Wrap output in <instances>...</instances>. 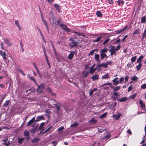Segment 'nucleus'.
Returning a JSON list of instances; mask_svg holds the SVG:
<instances>
[{
    "instance_id": "obj_1",
    "label": "nucleus",
    "mask_w": 146,
    "mask_h": 146,
    "mask_svg": "<svg viewBox=\"0 0 146 146\" xmlns=\"http://www.w3.org/2000/svg\"><path fill=\"white\" fill-rule=\"evenodd\" d=\"M69 40L71 41V42L69 44V46L71 48L77 46L79 43L78 40H75L74 38H70Z\"/></svg>"
},
{
    "instance_id": "obj_2",
    "label": "nucleus",
    "mask_w": 146,
    "mask_h": 146,
    "mask_svg": "<svg viewBox=\"0 0 146 146\" xmlns=\"http://www.w3.org/2000/svg\"><path fill=\"white\" fill-rule=\"evenodd\" d=\"M38 86V88L37 89V92L38 94H41L43 91L44 89V84H41L40 85H36Z\"/></svg>"
},
{
    "instance_id": "obj_3",
    "label": "nucleus",
    "mask_w": 146,
    "mask_h": 146,
    "mask_svg": "<svg viewBox=\"0 0 146 146\" xmlns=\"http://www.w3.org/2000/svg\"><path fill=\"white\" fill-rule=\"evenodd\" d=\"M105 36V35L104 34H103L101 35L100 36L98 37L97 38H95L94 39L92 40L93 42H99L101 40V38H102V36Z\"/></svg>"
},
{
    "instance_id": "obj_4",
    "label": "nucleus",
    "mask_w": 146,
    "mask_h": 146,
    "mask_svg": "<svg viewBox=\"0 0 146 146\" xmlns=\"http://www.w3.org/2000/svg\"><path fill=\"white\" fill-rule=\"evenodd\" d=\"M60 26L65 32H69L70 31L69 29L66 25L61 24H60Z\"/></svg>"
},
{
    "instance_id": "obj_5",
    "label": "nucleus",
    "mask_w": 146,
    "mask_h": 146,
    "mask_svg": "<svg viewBox=\"0 0 146 146\" xmlns=\"http://www.w3.org/2000/svg\"><path fill=\"white\" fill-rule=\"evenodd\" d=\"M109 52H110V55H112L113 54H115L116 52L115 50V46H113L111 47V49L109 50Z\"/></svg>"
},
{
    "instance_id": "obj_6",
    "label": "nucleus",
    "mask_w": 146,
    "mask_h": 146,
    "mask_svg": "<svg viewBox=\"0 0 146 146\" xmlns=\"http://www.w3.org/2000/svg\"><path fill=\"white\" fill-rule=\"evenodd\" d=\"M24 136L26 138L29 139L30 138L29 136L30 133L29 131L25 130L24 133Z\"/></svg>"
},
{
    "instance_id": "obj_7",
    "label": "nucleus",
    "mask_w": 146,
    "mask_h": 146,
    "mask_svg": "<svg viewBox=\"0 0 146 146\" xmlns=\"http://www.w3.org/2000/svg\"><path fill=\"white\" fill-rule=\"evenodd\" d=\"M118 79V77H117L114 78L112 80L113 84L114 85L116 86L118 84L119 82L118 80H117Z\"/></svg>"
},
{
    "instance_id": "obj_8",
    "label": "nucleus",
    "mask_w": 146,
    "mask_h": 146,
    "mask_svg": "<svg viewBox=\"0 0 146 146\" xmlns=\"http://www.w3.org/2000/svg\"><path fill=\"white\" fill-rule=\"evenodd\" d=\"M42 119H44V117L43 115L38 116L36 117V119L35 120V122H37Z\"/></svg>"
},
{
    "instance_id": "obj_9",
    "label": "nucleus",
    "mask_w": 146,
    "mask_h": 146,
    "mask_svg": "<svg viewBox=\"0 0 146 146\" xmlns=\"http://www.w3.org/2000/svg\"><path fill=\"white\" fill-rule=\"evenodd\" d=\"M40 140L39 138L38 137H35L33 139L31 140V142L33 143H36L39 141Z\"/></svg>"
},
{
    "instance_id": "obj_10",
    "label": "nucleus",
    "mask_w": 146,
    "mask_h": 146,
    "mask_svg": "<svg viewBox=\"0 0 146 146\" xmlns=\"http://www.w3.org/2000/svg\"><path fill=\"white\" fill-rule=\"evenodd\" d=\"M35 117H34L28 122L27 126H29L31 124L34 122L35 121Z\"/></svg>"
},
{
    "instance_id": "obj_11",
    "label": "nucleus",
    "mask_w": 146,
    "mask_h": 146,
    "mask_svg": "<svg viewBox=\"0 0 146 146\" xmlns=\"http://www.w3.org/2000/svg\"><path fill=\"white\" fill-rule=\"evenodd\" d=\"M110 87H111V88H113V92L118 91L119 90L121 87L120 86H117L115 88H113V87L111 86H110Z\"/></svg>"
},
{
    "instance_id": "obj_12",
    "label": "nucleus",
    "mask_w": 146,
    "mask_h": 146,
    "mask_svg": "<svg viewBox=\"0 0 146 146\" xmlns=\"http://www.w3.org/2000/svg\"><path fill=\"white\" fill-rule=\"evenodd\" d=\"M74 55V52L72 51V52L68 55V58L70 59V60H72Z\"/></svg>"
},
{
    "instance_id": "obj_13",
    "label": "nucleus",
    "mask_w": 146,
    "mask_h": 146,
    "mask_svg": "<svg viewBox=\"0 0 146 146\" xmlns=\"http://www.w3.org/2000/svg\"><path fill=\"white\" fill-rule=\"evenodd\" d=\"M1 55L2 56L4 59L6 60L7 59L6 53L4 52H3L2 50H1L0 51Z\"/></svg>"
},
{
    "instance_id": "obj_14",
    "label": "nucleus",
    "mask_w": 146,
    "mask_h": 146,
    "mask_svg": "<svg viewBox=\"0 0 146 146\" xmlns=\"http://www.w3.org/2000/svg\"><path fill=\"white\" fill-rule=\"evenodd\" d=\"M92 79L93 81H94L96 80L99 79V75L98 74H95L92 77Z\"/></svg>"
},
{
    "instance_id": "obj_15",
    "label": "nucleus",
    "mask_w": 146,
    "mask_h": 146,
    "mask_svg": "<svg viewBox=\"0 0 146 146\" xmlns=\"http://www.w3.org/2000/svg\"><path fill=\"white\" fill-rule=\"evenodd\" d=\"M121 115V113H119L118 115H113V117L115 118V119L118 120Z\"/></svg>"
},
{
    "instance_id": "obj_16",
    "label": "nucleus",
    "mask_w": 146,
    "mask_h": 146,
    "mask_svg": "<svg viewBox=\"0 0 146 146\" xmlns=\"http://www.w3.org/2000/svg\"><path fill=\"white\" fill-rule=\"evenodd\" d=\"M54 6L55 8L56 9L58 12H60V6L58 4H54Z\"/></svg>"
},
{
    "instance_id": "obj_17",
    "label": "nucleus",
    "mask_w": 146,
    "mask_h": 146,
    "mask_svg": "<svg viewBox=\"0 0 146 146\" xmlns=\"http://www.w3.org/2000/svg\"><path fill=\"white\" fill-rule=\"evenodd\" d=\"M4 40L8 46H10L11 45L9 40L7 38L4 39Z\"/></svg>"
},
{
    "instance_id": "obj_18",
    "label": "nucleus",
    "mask_w": 146,
    "mask_h": 146,
    "mask_svg": "<svg viewBox=\"0 0 146 146\" xmlns=\"http://www.w3.org/2000/svg\"><path fill=\"white\" fill-rule=\"evenodd\" d=\"M108 50V48L106 47L104 49H101L100 51V53H105Z\"/></svg>"
},
{
    "instance_id": "obj_19",
    "label": "nucleus",
    "mask_w": 146,
    "mask_h": 146,
    "mask_svg": "<svg viewBox=\"0 0 146 146\" xmlns=\"http://www.w3.org/2000/svg\"><path fill=\"white\" fill-rule=\"evenodd\" d=\"M144 57L143 55H141L137 59V62L139 63H141V61H142Z\"/></svg>"
},
{
    "instance_id": "obj_20",
    "label": "nucleus",
    "mask_w": 146,
    "mask_h": 146,
    "mask_svg": "<svg viewBox=\"0 0 146 146\" xmlns=\"http://www.w3.org/2000/svg\"><path fill=\"white\" fill-rule=\"evenodd\" d=\"M8 140V138H7L6 139H4L3 141V142H4V143H3V145H5L6 146H8L10 145V142L9 141L8 143H7L5 142L7 141Z\"/></svg>"
},
{
    "instance_id": "obj_21",
    "label": "nucleus",
    "mask_w": 146,
    "mask_h": 146,
    "mask_svg": "<svg viewBox=\"0 0 146 146\" xmlns=\"http://www.w3.org/2000/svg\"><path fill=\"white\" fill-rule=\"evenodd\" d=\"M51 102L53 105L55 106V107H56V106L58 104V103L57 102V101L54 99L52 100Z\"/></svg>"
},
{
    "instance_id": "obj_22",
    "label": "nucleus",
    "mask_w": 146,
    "mask_h": 146,
    "mask_svg": "<svg viewBox=\"0 0 146 146\" xmlns=\"http://www.w3.org/2000/svg\"><path fill=\"white\" fill-rule=\"evenodd\" d=\"M118 4L119 6H122L124 3V2L122 0H118L117 1Z\"/></svg>"
},
{
    "instance_id": "obj_23",
    "label": "nucleus",
    "mask_w": 146,
    "mask_h": 146,
    "mask_svg": "<svg viewBox=\"0 0 146 146\" xmlns=\"http://www.w3.org/2000/svg\"><path fill=\"white\" fill-rule=\"evenodd\" d=\"M36 130H37L36 127H35V128H33L31 129L30 130V133H32V134H33L35 132Z\"/></svg>"
},
{
    "instance_id": "obj_24",
    "label": "nucleus",
    "mask_w": 146,
    "mask_h": 146,
    "mask_svg": "<svg viewBox=\"0 0 146 146\" xmlns=\"http://www.w3.org/2000/svg\"><path fill=\"white\" fill-rule=\"evenodd\" d=\"M94 56V58L95 59V60H96V61L98 62H99L100 57L99 55L98 54H95Z\"/></svg>"
},
{
    "instance_id": "obj_25",
    "label": "nucleus",
    "mask_w": 146,
    "mask_h": 146,
    "mask_svg": "<svg viewBox=\"0 0 146 146\" xmlns=\"http://www.w3.org/2000/svg\"><path fill=\"white\" fill-rule=\"evenodd\" d=\"M100 56H101V60H100L103 59L106 57L107 58H108V56L105 53L103 54L100 53Z\"/></svg>"
},
{
    "instance_id": "obj_26",
    "label": "nucleus",
    "mask_w": 146,
    "mask_h": 146,
    "mask_svg": "<svg viewBox=\"0 0 146 146\" xmlns=\"http://www.w3.org/2000/svg\"><path fill=\"white\" fill-rule=\"evenodd\" d=\"M142 38L143 39L146 38V27L145 28L144 30V31L143 33Z\"/></svg>"
},
{
    "instance_id": "obj_27",
    "label": "nucleus",
    "mask_w": 146,
    "mask_h": 146,
    "mask_svg": "<svg viewBox=\"0 0 146 146\" xmlns=\"http://www.w3.org/2000/svg\"><path fill=\"white\" fill-rule=\"evenodd\" d=\"M97 68H92V69H90L89 72L91 74H93L95 71L96 70Z\"/></svg>"
},
{
    "instance_id": "obj_28",
    "label": "nucleus",
    "mask_w": 146,
    "mask_h": 146,
    "mask_svg": "<svg viewBox=\"0 0 146 146\" xmlns=\"http://www.w3.org/2000/svg\"><path fill=\"white\" fill-rule=\"evenodd\" d=\"M110 78V76L108 75V74H105L104 76H103L102 77V79H106V78Z\"/></svg>"
},
{
    "instance_id": "obj_29",
    "label": "nucleus",
    "mask_w": 146,
    "mask_h": 146,
    "mask_svg": "<svg viewBox=\"0 0 146 146\" xmlns=\"http://www.w3.org/2000/svg\"><path fill=\"white\" fill-rule=\"evenodd\" d=\"M17 70L20 73H21L22 75H23V76H25V74L24 72L20 68H17Z\"/></svg>"
},
{
    "instance_id": "obj_30",
    "label": "nucleus",
    "mask_w": 146,
    "mask_h": 146,
    "mask_svg": "<svg viewBox=\"0 0 146 146\" xmlns=\"http://www.w3.org/2000/svg\"><path fill=\"white\" fill-rule=\"evenodd\" d=\"M142 66V64L141 63H139V64L137 66H136V68L137 69V71H138L141 68Z\"/></svg>"
},
{
    "instance_id": "obj_31",
    "label": "nucleus",
    "mask_w": 146,
    "mask_h": 146,
    "mask_svg": "<svg viewBox=\"0 0 146 146\" xmlns=\"http://www.w3.org/2000/svg\"><path fill=\"white\" fill-rule=\"evenodd\" d=\"M95 51H97V49H95L94 50H92L90 53L89 54V55H92L94 54V52Z\"/></svg>"
},
{
    "instance_id": "obj_32",
    "label": "nucleus",
    "mask_w": 146,
    "mask_h": 146,
    "mask_svg": "<svg viewBox=\"0 0 146 146\" xmlns=\"http://www.w3.org/2000/svg\"><path fill=\"white\" fill-rule=\"evenodd\" d=\"M96 14L97 16L99 17H101L102 16V14L101 12L99 11H97L96 12Z\"/></svg>"
},
{
    "instance_id": "obj_33",
    "label": "nucleus",
    "mask_w": 146,
    "mask_h": 146,
    "mask_svg": "<svg viewBox=\"0 0 146 146\" xmlns=\"http://www.w3.org/2000/svg\"><path fill=\"white\" fill-rule=\"evenodd\" d=\"M126 97H124L121 98L119 100L120 102H123L126 101L127 100Z\"/></svg>"
},
{
    "instance_id": "obj_34",
    "label": "nucleus",
    "mask_w": 146,
    "mask_h": 146,
    "mask_svg": "<svg viewBox=\"0 0 146 146\" xmlns=\"http://www.w3.org/2000/svg\"><path fill=\"white\" fill-rule=\"evenodd\" d=\"M10 102V101L9 100L6 101L3 105V107H6L9 103Z\"/></svg>"
},
{
    "instance_id": "obj_35",
    "label": "nucleus",
    "mask_w": 146,
    "mask_h": 146,
    "mask_svg": "<svg viewBox=\"0 0 146 146\" xmlns=\"http://www.w3.org/2000/svg\"><path fill=\"white\" fill-rule=\"evenodd\" d=\"M89 72H88L85 71L82 73L84 75V77H85L86 78L88 75Z\"/></svg>"
},
{
    "instance_id": "obj_36",
    "label": "nucleus",
    "mask_w": 146,
    "mask_h": 146,
    "mask_svg": "<svg viewBox=\"0 0 146 146\" xmlns=\"http://www.w3.org/2000/svg\"><path fill=\"white\" fill-rule=\"evenodd\" d=\"M45 124V123L43 122L40 123V125L39 127V129H43V127Z\"/></svg>"
},
{
    "instance_id": "obj_37",
    "label": "nucleus",
    "mask_w": 146,
    "mask_h": 146,
    "mask_svg": "<svg viewBox=\"0 0 146 146\" xmlns=\"http://www.w3.org/2000/svg\"><path fill=\"white\" fill-rule=\"evenodd\" d=\"M137 57L136 56H135L132 57L131 59V61L132 63L134 62L135 61Z\"/></svg>"
},
{
    "instance_id": "obj_38",
    "label": "nucleus",
    "mask_w": 146,
    "mask_h": 146,
    "mask_svg": "<svg viewBox=\"0 0 146 146\" xmlns=\"http://www.w3.org/2000/svg\"><path fill=\"white\" fill-rule=\"evenodd\" d=\"M107 113L106 112L104 113L100 116V117H99V118L101 119L104 118L105 117H106Z\"/></svg>"
},
{
    "instance_id": "obj_39",
    "label": "nucleus",
    "mask_w": 146,
    "mask_h": 146,
    "mask_svg": "<svg viewBox=\"0 0 146 146\" xmlns=\"http://www.w3.org/2000/svg\"><path fill=\"white\" fill-rule=\"evenodd\" d=\"M18 143L19 144H21L22 143V141L24 140V138H18Z\"/></svg>"
},
{
    "instance_id": "obj_40",
    "label": "nucleus",
    "mask_w": 146,
    "mask_h": 146,
    "mask_svg": "<svg viewBox=\"0 0 146 146\" xmlns=\"http://www.w3.org/2000/svg\"><path fill=\"white\" fill-rule=\"evenodd\" d=\"M110 39L109 38H108L106 39L105 41H104L102 44V45H105L108 41L110 40Z\"/></svg>"
},
{
    "instance_id": "obj_41",
    "label": "nucleus",
    "mask_w": 146,
    "mask_h": 146,
    "mask_svg": "<svg viewBox=\"0 0 146 146\" xmlns=\"http://www.w3.org/2000/svg\"><path fill=\"white\" fill-rule=\"evenodd\" d=\"M37 29L38 30V31H39V32L40 33L41 36H42V38L43 40H44V38L42 32H41V31H40V29L38 27H37Z\"/></svg>"
},
{
    "instance_id": "obj_42",
    "label": "nucleus",
    "mask_w": 146,
    "mask_h": 146,
    "mask_svg": "<svg viewBox=\"0 0 146 146\" xmlns=\"http://www.w3.org/2000/svg\"><path fill=\"white\" fill-rule=\"evenodd\" d=\"M129 27L128 26H125L124 28L122 29L123 31L125 30L127 31L129 29Z\"/></svg>"
},
{
    "instance_id": "obj_43",
    "label": "nucleus",
    "mask_w": 146,
    "mask_h": 146,
    "mask_svg": "<svg viewBox=\"0 0 146 146\" xmlns=\"http://www.w3.org/2000/svg\"><path fill=\"white\" fill-rule=\"evenodd\" d=\"M30 80H31L33 81L36 85H37L36 82V81L35 79L32 76V77L30 79Z\"/></svg>"
},
{
    "instance_id": "obj_44",
    "label": "nucleus",
    "mask_w": 146,
    "mask_h": 146,
    "mask_svg": "<svg viewBox=\"0 0 146 146\" xmlns=\"http://www.w3.org/2000/svg\"><path fill=\"white\" fill-rule=\"evenodd\" d=\"M138 79V77H137L136 76H134L132 77V78H131V80L133 81H135L137 80Z\"/></svg>"
},
{
    "instance_id": "obj_45",
    "label": "nucleus",
    "mask_w": 146,
    "mask_h": 146,
    "mask_svg": "<svg viewBox=\"0 0 146 146\" xmlns=\"http://www.w3.org/2000/svg\"><path fill=\"white\" fill-rule=\"evenodd\" d=\"M102 67L104 68H107L108 67V66L107 65V64L106 63H102L101 64Z\"/></svg>"
},
{
    "instance_id": "obj_46",
    "label": "nucleus",
    "mask_w": 146,
    "mask_h": 146,
    "mask_svg": "<svg viewBox=\"0 0 146 146\" xmlns=\"http://www.w3.org/2000/svg\"><path fill=\"white\" fill-rule=\"evenodd\" d=\"M107 85H110V86H111V83H106L104 84H103L102 85H101V87H102L105 86Z\"/></svg>"
},
{
    "instance_id": "obj_47",
    "label": "nucleus",
    "mask_w": 146,
    "mask_h": 146,
    "mask_svg": "<svg viewBox=\"0 0 146 146\" xmlns=\"http://www.w3.org/2000/svg\"><path fill=\"white\" fill-rule=\"evenodd\" d=\"M78 124V123L77 122H75L72 124L71 126L72 127H75L77 126Z\"/></svg>"
},
{
    "instance_id": "obj_48",
    "label": "nucleus",
    "mask_w": 146,
    "mask_h": 146,
    "mask_svg": "<svg viewBox=\"0 0 146 146\" xmlns=\"http://www.w3.org/2000/svg\"><path fill=\"white\" fill-rule=\"evenodd\" d=\"M45 56V59H46V60L47 61V64H48V66H49L50 67V64L49 63V61L48 59L47 56Z\"/></svg>"
},
{
    "instance_id": "obj_49",
    "label": "nucleus",
    "mask_w": 146,
    "mask_h": 146,
    "mask_svg": "<svg viewBox=\"0 0 146 146\" xmlns=\"http://www.w3.org/2000/svg\"><path fill=\"white\" fill-rule=\"evenodd\" d=\"M122 32H123V31L122 29L120 30H117L115 31V32L118 34H120V33Z\"/></svg>"
},
{
    "instance_id": "obj_50",
    "label": "nucleus",
    "mask_w": 146,
    "mask_h": 146,
    "mask_svg": "<svg viewBox=\"0 0 146 146\" xmlns=\"http://www.w3.org/2000/svg\"><path fill=\"white\" fill-rule=\"evenodd\" d=\"M89 122H93V123H96L97 122L96 120H94V118H92V119L89 121Z\"/></svg>"
},
{
    "instance_id": "obj_51",
    "label": "nucleus",
    "mask_w": 146,
    "mask_h": 146,
    "mask_svg": "<svg viewBox=\"0 0 146 146\" xmlns=\"http://www.w3.org/2000/svg\"><path fill=\"white\" fill-rule=\"evenodd\" d=\"M111 137V135H106L103 138L104 139H105L106 140L107 139H109Z\"/></svg>"
},
{
    "instance_id": "obj_52",
    "label": "nucleus",
    "mask_w": 146,
    "mask_h": 146,
    "mask_svg": "<svg viewBox=\"0 0 146 146\" xmlns=\"http://www.w3.org/2000/svg\"><path fill=\"white\" fill-rule=\"evenodd\" d=\"M141 87L143 89H145L146 88V84H142L141 86Z\"/></svg>"
},
{
    "instance_id": "obj_53",
    "label": "nucleus",
    "mask_w": 146,
    "mask_h": 146,
    "mask_svg": "<svg viewBox=\"0 0 146 146\" xmlns=\"http://www.w3.org/2000/svg\"><path fill=\"white\" fill-rule=\"evenodd\" d=\"M133 88V86L131 85L130 86L129 88H128V92H130L131 90Z\"/></svg>"
},
{
    "instance_id": "obj_54",
    "label": "nucleus",
    "mask_w": 146,
    "mask_h": 146,
    "mask_svg": "<svg viewBox=\"0 0 146 146\" xmlns=\"http://www.w3.org/2000/svg\"><path fill=\"white\" fill-rule=\"evenodd\" d=\"M45 112L47 113L50 114L51 112V111L49 110L46 109L45 111Z\"/></svg>"
},
{
    "instance_id": "obj_55",
    "label": "nucleus",
    "mask_w": 146,
    "mask_h": 146,
    "mask_svg": "<svg viewBox=\"0 0 146 146\" xmlns=\"http://www.w3.org/2000/svg\"><path fill=\"white\" fill-rule=\"evenodd\" d=\"M124 80V78L123 77H121L119 79V83H121V82H123Z\"/></svg>"
},
{
    "instance_id": "obj_56",
    "label": "nucleus",
    "mask_w": 146,
    "mask_h": 146,
    "mask_svg": "<svg viewBox=\"0 0 146 146\" xmlns=\"http://www.w3.org/2000/svg\"><path fill=\"white\" fill-rule=\"evenodd\" d=\"M120 47H121L120 44H119L118 45V46L115 49V50H116V51L119 50Z\"/></svg>"
},
{
    "instance_id": "obj_57",
    "label": "nucleus",
    "mask_w": 146,
    "mask_h": 146,
    "mask_svg": "<svg viewBox=\"0 0 146 146\" xmlns=\"http://www.w3.org/2000/svg\"><path fill=\"white\" fill-rule=\"evenodd\" d=\"M139 30L138 29L136 30L133 33L134 35L139 34Z\"/></svg>"
},
{
    "instance_id": "obj_58",
    "label": "nucleus",
    "mask_w": 146,
    "mask_h": 146,
    "mask_svg": "<svg viewBox=\"0 0 146 146\" xmlns=\"http://www.w3.org/2000/svg\"><path fill=\"white\" fill-rule=\"evenodd\" d=\"M64 127L62 126H61L58 128V131H60L64 129Z\"/></svg>"
},
{
    "instance_id": "obj_59",
    "label": "nucleus",
    "mask_w": 146,
    "mask_h": 146,
    "mask_svg": "<svg viewBox=\"0 0 146 146\" xmlns=\"http://www.w3.org/2000/svg\"><path fill=\"white\" fill-rule=\"evenodd\" d=\"M56 107V110H57V111L58 112L60 110L59 108L60 107V105L59 104L58 106H57V105Z\"/></svg>"
},
{
    "instance_id": "obj_60",
    "label": "nucleus",
    "mask_w": 146,
    "mask_h": 146,
    "mask_svg": "<svg viewBox=\"0 0 146 146\" xmlns=\"http://www.w3.org/2000/svg\"><path fill=\"white\" fill-rule=\"evenodd\" d=\"M113 95H114L116 96H117L118 95V93L117 92H113Z\"/></svg>"
},
{
    "instance_id": "obj_61",
    "label": "nucleus",
    "mask_w": 146,
    "mask_h": 146,
    "mask_svg": "<svg viewBox=\"0 0 146 146\" xmlns=\"http://www.w3.org/2000/svg\"><path fill=\"white\" fill-rule=\"evenodd\" d=\"M108 2L109 3L111 4L113 3V0H108Z\"/></svg>"
},
{
    "instance_id": "obj_62",
    "label": "nucleus",
    "mask_w": 146,
    "mask_h": 146,
    "mask_svg": "<svg viewBox=\"0 0 146 146\" xmlns=\"http://www.w3.org/2000/svg\"><path fill=\"white\" fill-rule=\"evenodd\" d=\"M15 25L17 26H18V25H19V24L17 20H15Z\"/></svg>"
},
{
    "instance_id": "obj_63",
    "label": "nucleus",
    "mask_w": 146,
    "mask_h": 146,
    "mask_svg": "<svg viewBox=\"0 0 146 146\" xmlns=\"http://www.w3.org/2000/svg\"><path fill=\"white\" fill-rule=\"evenodd\" d=\"M141 107L142 108V110H143L144 108L145 107V104H142L141 105Z\"/></svg>"
},
{
    "instance_id": "obj_64",
    "label": "nucleus",
    "mask_w": 146,
    "mask_h": 146,
    "mask_svg": "<svg viewBox=\"0 0 146 146\" xmlns=\"http://www.w3.org/2000/svg\"><path fill=\"white\" fill-rule=\"evenodd\" d=\"M127 37H128L127 35H126L125 36L122 40V42H124L126 38Z\"/></svg>"
}]
</instances>
